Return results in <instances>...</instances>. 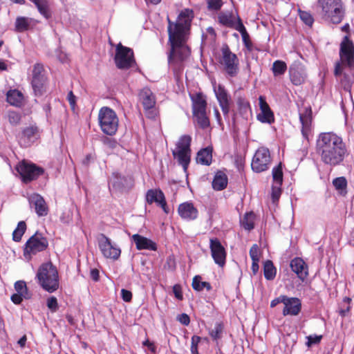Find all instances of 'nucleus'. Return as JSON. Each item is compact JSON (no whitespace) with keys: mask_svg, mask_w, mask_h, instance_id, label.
Returning <instances> with one entry per match:
<instances>
[{"mask_svg":"<svg viewBox=\"0 0 354 354\" xmlns=\"http://www.w3.org/2000/svg\"><path fill=\"white\" fill-rule=\"evenodd\" d=\"M67 98L71 106L74 109L76 104V97L72 91L68 93Z\"/></svg>","mask_w":354,"mask_h":354,"instance_id":"obj_59","label":"nucleus"},{"mask_svg":"<svg viewBox=\"0 0 354 354\" xmlns=\"http://www.w3.org/2000/svg\"><path fill=\"white\" fill-rule=\"evenodd\" d=\"M146 199L147 203L149 204L156 203L162 208L163 211L166 214L169 213V209L167 206L165 198L162 191L158 189L149 190L147 193Z\"/></svg>","mask_w":354,"mask_h":354,"instance_id":"obj_27","label":"nucleus"},{"mask_svg":"<svg viewBox=\"0 0 354 354\" xmlns=\"http://www.w3.org/2000/svg\"><path fill=\"white\" fill-rule=\"evenodd\" d=\"M8 121L10 124L13 125L18 124L21 119V115L20 113L16 111H10L8 115Z\"/></svg>","mask_w":354,"mask_h":354,"instance_id":"obj_48","label":"nucleus"},{"mask_svg":"<svg viewBox=\"0 0 354 354\" xmlns=\"http://www.w3.org/2000/svg\"><path fill=\"white\" fill-rule=\"evenodd\" d=\"M323 17L333 24H339L344 15L342 0H318Z\"/></svg>","mask_w":354,"mask_h":354,"instance_id":"obj_4","label":"nucleus"},{"mask_svg":"<svg viewBox=\"0 0 354 354\" xmlns=\"http://www.w3.org/2000/svg\"><path fill=\"white\" fill-rule=\"evenodd\" d=\"M287 69L286 63L281 60L275 61L273 63L272 71L274 76L283 75Z\"/></svg>","mask_w":354,"mask_h":354,"instance_id":"obj_42","label":"nucleus"},{"mask_svg":"<svg viewBox=\"0 0 354 354\" xmlns=\"http://www.w3.org/2000/svg\"><path fill=\"white\" fill-rule=\"evenodd\" d=\"M102 131L109 136L114 135L118 128V118L116 113L110 108L102 107L98 115Z\"/></svg>","mask_w":354,"mask_h":354,"instance_id":"obj_6","label":"nucleus"},{"mask_svg":"<svg viewBox=\"0 0 354 354\" xmlns=\"http://www.w3.org/2000/svg\"><path fill=\"white\" fill-rule=\"evenodd\" d=\"M218 21L221 25L235 30L239 24H243L239 17L236 18L230 12H221L218 16Z\"/></svg>","mask_w":354,"mask_h":354,"instance_id":"obj_31","label":"nucleus"},{"mask_svg":"<svg viewBox=\"0 0 354 354\" xmlns=\"http://www.w3.org/2000/svg\"><path fill=\"white\" fill-rule=\"evenodd\" d=\"M289 73L290 80L295 85H301L305 82L306 75L301 64H293L290 66Z\"/></svg>","mask_w":354,"mask_h":354,"instance_id":"obj_26","label":"nucleus"},{"mask_svg":"<svg viewBox=\"0 0 354 354\" xmlns=\"http://www.w3.org/2000/svg\"><path fill=\"white\" fill-rule=\"evenodd\" d=\"M260 112L257 115V119L263 123L271 124L274 122V118L268 104L263 96L259 97Z\"/></svg>","mask_w":354,"mask_h":354,"instance_id":"obj_24","label":"nucleus"},{"mask_svg":"<svg viewBox=\"0 0 354 354\" xmlns=\"http://www.w3.org/2000/svg\"><path fill=\"white\" fill-rule=\"evenodd\" d=\"M44 239L42 233L38 232L30 237L24 245V256L30 259L32 255L43 251L44 250Z\"/></svg>","mask_w":354,"mask_h":354,"instance_id":"obj_14","label":"nucleus"},{"mask_svg":"<svg viewBox=\"0 0 354 354\" xmlns=\"http://www.w3.org/2000/svg\"><path fill=\"white\" fill-rule=\"evenodd\" d=\"M264 276L268 280H272L276 276V268L271 261H267L264 263Z\"/></svg>","mask_w":354,"mask_h":354,"instance_id":"obj_40","label":"nucleus"},{"mask_svg":"<svg viewBox=\"0 0 354 354\" xmlns=\"http://www.w3.org/2000/svg\"><path fill=\"white\" fill-rule=\"evenodd\" d=\"M201 341V337L197 335H194L192 337V346H196L198 347V344Z\"/></svg>","mask_w":354,"mask_h":354,"instance_id":"obj_64","label":"nucleus"},{"mask_svg":"<svg viewBox=\"0 0 354 354\" xmlns=\"http://www.w3.org/2000/svg\"><path fill=\"white\" fill-rule=\"evenodd\" d=\"M316 151L322 161L330 166L339 164L346 153L342 138L331 133H322L316 142Z\"/></svg>","mask_w":354,"mask_h":354,"instance_id":"obj_1","label":"nucleus"},{"mask_svg":"<svg viewBox=\"0 0 354 354\" xmlns=\"http://www.w3.org/2000/svg\"><path fill=\"white\" fill-rule=\"evenodd\" d=\"M114 60L118 68L127 69L135 64L133 52L131 48L118 44L115 47Z\"/></svg>","mask_w":354,"mask_h":354,"instance_id":"obj_11","label":"nucleus"},{"mask_svg":"<svg viewBox=\"0 0 354 354\" xmlns=\"http://www.w3.org/2000/svg\"><path fill=\"white\" fill-rule=\"evenodd\" d=\"M212 160V148L206 147L201 149L197 153L196 161L198 163L205 165H209Z\"/></svg>","mask_w":354,"mask_h":354,"instance_id":"obj_34","label":"nucleus"},{"mask_svg":"<svg viewBox=\"0 0 354 354\" xmlns=\"http://www.w3.org/2000/svg\"><path fill=\"white\" fill-rule=\"evenodd\" d=\"M192 138L190 136L184 135L181 136L176 143V147L173 151L174 158L176 159L184 169H187L190 162Z\"/></svg>","mask_w":354,"mask_h":354,"instance_id":"obj_8","label":"nucleus"},{"mask_svg":"<svg viewBox=\"0 0 354 354\" xmlns=\"http://www.w3.org/2000/svg\"><path fill=\"white\" fill-rule=\"evenodd\" d=\"M15 169L21 181L26 184L37 180L44 173L43 168L27 160L19 162Z\"/></svg>","mask_w":354,"mask_h":354,"instance_id":"obj_7","label":"nucleus"},{"mask_svg":"<svg viewBox=\"0 0 354 354\" xmlns=\"http://www.w3.org/2000/svg\"><path fill=\"white\" fill-rule=\"evenodd\" d=\"M131 239L135 243L138 250H149L156 251L157 250L156 243L147 237L136 234L131 236Z\"/></svg>","mask_w":354,"mask_h":354,"instance_id":"obj_29","label":"nucleus"},{"mask_svg":"<svg viewBox=\"0 0 354 354\" xmlns=\"http://www.w3.org/2000/svg\"><path fill=\"white\" fill-rule=\"evenodd\" d=\"M214 93L223 114L227 115L232 103L227 91L223 85L219 84L214 87Z\"/></svg>","mask_w":354,"mask_h":354,"instance_id":"obj_19","label":"nucleus"},{"mask_svg":"<svg viewBox=\"0 0 354 354\" xmlns=\"http://www.w3.org/2000/svg\"><path fill=\"white\" fill-rule=\"evenodd\" d=\"M237 104L240 111H247L248 109H250L249 102L242 96H239L237 98Z\"/></svg>","mask_w":354,"mask_h":354,"instance_id":"obj_53","label":"nucleus"},{"mask_svg":"<svg viewBox=\"0 0 354 354\" xmlns=\"http://www.w3.org/2000/svg\"><path fill=\"white\" fill-rule=\"evenodd\" d=\"M178 212L180 217L186 220H194L198 216V210L194 206L193 203L186 202L180 204Z\"/></svg>","mask_w":354,"mask_h":354,"instance_id":"obj_30","label":"nucleus"},{"mask_svg":"<svg viewBox=\"0 0 354 354\" xmlns=\"http://www.w3.org/2000/svg\"><path fill=\"white\" fill-rule=\"evenodd\" d=\"M193 117L197 124L202 129L209 126V120L207 115L206 97L202 93H196L192 97Z\"/></svg>","mask_w":354,"mask_h":354,"instance_id":"obj_5","label":"nucleus"},{"mask_svg":"<svg viewBox=\"0 0 354 354\" xmlns=\"http://www.w3.org/2000/svg\"><path fill=\"white\" fill-rule=\"evenodd\" d=\"M285 297L286 296L282 295V296H280L279 297H277V298L274 299V300H272L270 304L271 307L273 308L280 303L283 304Z\"/></svg>","mask_w":354,"mask_h":354,"instance_id":"obj_61","label":"nucleus"},{"mask_svg":"<svg viewBox=\"0 0 354 354\" xmlns=\"http://www.w3.org/2000/svg\"><path fill=\"white\" fill-rule=\"evenodd\" d=\"M272 162L270 153L268 149L261 147L259 148L252 161V169L257 173L267 170Z\"/></svg>","mask_w":354,"mask_h":354,"instance_id":"obj_12","label":"nucleus"},{"mask_svg":"<svg viewBox=\"0 0 354 354\" xmlns=\"http://www.w3.org/2000/svg\"><path fill=\"white\" fill-rule=\"evenodd\" d=\"M44 68L41 64H36L33 66L32 73V86L35 95L41 96L44 93Z\"/></svg>","mask_w":354,"mask_h":354,"instance_id":"obj_16","label":"nucleus"},{"mask_svg":"<svg viewBox=\"0 0 354 354\" xmlns=\"http://www.w3.org/2000/svg\"><path fill=\"white\" fill-rule=\"evenodd\" d=\"M31 207H34L39 216L44 214V199L37 194H32L29 198Z\"/></svg>","mask_w":354,"mask_h":354,"instance_id":"obj_33","label":"nucleus"},{"mask_svg":"<svg viewBox=\"0 0 354 354\" xmlns=\"http://www.w3.org/2000/svg\"><path fill=\"white\" fill-rule=\"evenodd\" d=\"M178 320L183 325L185 326H187L189 325V322H190V319H189V317L187 315V314H185V313H183L181 315H180L178 317Z\"/></svg>","mask_w":354,"mask_h":354,"instance_id":"obj_57","label":"nucleus"},{"mask_svg":"<svg viewBox=\"0 0 354 354\" xmlns=\"http://www.w3.org/2000/svg\"><path fill=\"white\" fill-rule=\"evenodd\" d=\"M351 299L348 297H345L342 303V307L339 309V314L342 316H345L350 310V302Z\"/></svg>","mask_w":354,"mask_h":354,"instance_id":"obj_47","label":"nucleus"},{"mask_svg":"<svg viewBox=\"0 0 354 354\" xmlns=\"http://www.w3.org/2000/svg\"><path fill=\"white\" fill-rule=\"evenodd\" d=\"M14 288L16 292L11 295L10 299L15 305L21 304L24 299L31 298V294L25 281H17L14 284Z\"/></svg>","mask_w":354,"mask_h":354,"instance_id":"obj_18","label":"nucleus"},{"mask_svg":"<svg viewBox=\"0 0 354 354\" xmlns=\"http://www.w3.org/2000/svg\"><path fill=\"white\" fill-rule=\"evenodd\" d=\"M173 292L176 299L183 300V296L182 292V288L179 284H176L173 287Z\"/></svg>","mask_w":354,"mask_h":354,"instance_id":"obj_55","label":"nucleus"},{"mask_svg":"<svg viewBox=\"0 0 354 354\" xmlns=\"http://www.w3.org/2000/svg\"><path fill=\"white\" fill-rule=\"evenodd\" d=\"M139 100L149 118L155 119L158 115L159 111L156 106V96L149 88H144L140 91Z\"/></svg>","mask_w":354,"mask_h":354,"instance_id":"obj_10","label":"nucleus"},{"mask_svg":"<svg viewBox=\"0 0 354 354\" xmlns=\"http://www.w3.org/2000/svg\"><path fill=\"white\" fill-rule=\"evenodd\" d=\"M209 248L215 263L223 267L225 264L226 252L220 241L215 238L210 239Z\"/></svg>","mask_w":354,"mask_h":354,"instance_id":"obj_21","label":"nucleus"},{"mask_svg":"<svg viewBox=\"0 0 354 354\" xmlns=\"http://www.w3.org/2000/svg\"><path fill=\"white\" fill-rule=\"evenodd\" d=\"M301 19L308 26H312L314 20L311 15L305 11H299Z\"/></svg>","mask_w":354,"mask_h":354,"instance_id":"obj_51","label":"nucleus"},{"mask_svg":"<svg viewBox=\"0 0 354 354\" xmlns=\"http://www.w3.org/2000/svg\"><path fill=\"white\" fill-rule=\"evenodd\" d=\"M250 255L252 261H259L261 257V251L257 245L255 244L251 248L250 250Z\"/></svg>","mask_w":354,"mask_h":354,"instance_id":"obj_49","label":"nucleus"},{"mask_svg":"<svg viewBox=\"0 0 354 354\" xmlns=\"http://www.w3.org/2000/svg\"><path fill=\"white\" fill-rule=\"evenodd\" d=\"M58 271L51 262L46 263V291L53 292L59 288Z\"/></svg>","mask_w":354,"mask_h":354,"instance_id":"obj_17","label":"nucleus"},{"mask_svg":"<svg viewBox=\"0 0 354 354\" xmlns=\"http://www.w3.org/2000/svg\"><path fill=\"white\" fill-rule=\"evenodd\" d=\"M342 67L340 64H337L335 69V75L336 77H338L340 78V81L344 84V86H348L350 84V82L354 81V75H353V77L351 78L349 77V75L345 71L344 73V77H342Z\"/></svg>","mask_w":354,"mask_h":354,"instance_id":"obj_36","label":"nucleus"},{"mask_svg":"<svg viewBox=\"0 0 354 354\" xmlns=\"http://www.w3.org/2000/svg\"><path fill=\"white\" fill-rule=\"evenodd\" d=\"M90 276L95 281L99 279V271L97 269H92L90 272Z\"/></svg>","mask_w":354,"mask_h":354,"instance_id":"obj_63","label":"nucleus"},{"mask_svg":"<svg viewBox=\"0 0 354 354\" xmlns=\"http://www.w3.org/2000/svg\"><path fill=\"white\" fill-rule=\"evenodd\" d=\"M227 185V176L223 172H217L212 181V187L214 189L217 191L223 190L226 187Z\"/></svg>","mask_w":354,"mask_h":354,"instance_id":"obj_35","label":"nucleus"},{"mask_svg":"<svg viewBox=\"0 0 354 354\" xmlns=\"http://www.w3.org/2000/svg\"><path fill=\"white\" fill-rule=\"evenodd\" d=\"M29 21L28 18L24 17H17L15 22V29L18 32H24L28 30Z\"/></svg>","mask_w":354,"mask_h":354,"instance_id":"obj_43","label":"nucleus"},{"mask_svg":"<svg viewBox=\"0 0 354 354\" xmlns=\"http://www.w3.org/2000/svg\"><path fill=\"white\" fill-rule=\"evenodd\" d=\"M39 137L37 127L30 126L25 128L19 136L20 145L28 147Z\"/></svg>","mask_w":354,"mask_h":354,"instance_id":"obj_23","label":"nucleus"},{"mask_svg":"<svg viewBox=\"0 0 354 354\" xmlns=\"http://www.w3.org/2000/svg\"><path fill=\"white\" fill-rule=\"evenodd\" d=\"M32 1L38 8L39 12L44 15V0H30Z\"/></svg>","mask_w":354,"mask_h":354,"instance_id":"obj_58","label":"nucleus"},{"mask_svg":"<svg viewBox=\"0 0 354 354\" xmlns=\"http://www.w3.org/2000/svg\"><path fill=\"white\" fill-rule=\"evenodd\" d=\"M98 246L103 254L106 259L118 260L121 254L120 248L104 234H100L98 238Z\"/></svg>","mask_w":354,"mask_h":354,"instance_id":"obj_13","label":"nucleus"},{"mask_svg":"<svg viewBox=\"0 0 354 354\" xmlns=\"http://www.w3.org/2000/svg\"><path fill=\"white\" fill-rule=\"evenodd\" d=\"M47 306L52 312H55L59 307L57 299L55 297L48 298L47 300Z\"/></svg>","mask_w":354,"mask_h":354,"instance_id":"obj_54","label":"nucleus"},{"mask_svg":"<svg viewBox=\"0 0 354 354\" xmlns=\"http://www.w3.org/2000/svg\"><path fill=\"white\" fill-rule=\"evenodd\" d=\"M206 3L208 10L211 11H218L223 6L222 0H206Z\"/></svg>","mask_w":354,"mask_h":354,"instance_id":"obj_46","label":"nucleus"},{"mask_svg":"<svg viewBox=\"0 0 354 354\" xmlns=\"http://www.w3.org/2000/svg\"><path fill=\"white\" fill-rule=\"evenodd\" d=\"M193 18L194 12L188 8L184 9L180 12L176 22L171 21L167 17L169 37L171 39L188 38Z\"/></svg>","mask_w":354,"mask_h":354,"instance_id":"obj_3","label":"nucleus"},{"mask_svg":"<svg viewBox=\"0 0 354 354\" xmlns=\"http://www.w3.org/2000/svg\"><path fill=\"white\" fill-rule=\"evenodd\" d=\"M121 296H122V299L126 302H129L131 301L132 293L129 290H127L126 289H122Z\"/></svg>","mask_w":354,"mask_h":354,"instance_id":"obj_56","label":"nucleus"},{"mask_svg":"<svg viewBox=\"0 0 354 354\" xmlns=\"http://www.w3.org/2000/svg\"><path fill=\"white\" fill-rule=\"evenodd\" d=\"M187 38H178L171 39L169 37V43L171 50L169 54V64L173 69L176 80L178 82L181 76L182 65L190 54L189 48L185 42Z\"/></svg>","mask_w":354,"mask_h":354,"instance_id":"obj_2","label":"nucleus"},{"mask_svg":"<svg viewBox=\"0 0 354 354\" xmlns=\"http://www.w3.org/2000/svg\"><path fill=\"white\" fill-rule=\"evenodd\" d=\"M290 268L297 277L304 281L308 274V268L304 261L299 257L290 261Z\"/></svg>","mask_w":354,"mask_h":354,"instance_id":"obj_28","label":"nucleus"},{"mask_svg":"<svg viewBox=\"0 0 354 354\" xmlns=\"http://www.w3.org/2000/svg\"><path fill=\"white\" fill-rule=\"evenodd\" d=\"M6 97L7 102L12 106L21 107L24 104V96L19 90L13 89L8 91Z\"/></svg>","mask_w":354,"mask_h":354,"instance_id":"obj_32","label":"nucleus"},{"mask_svg":"<svg viewBox=\"0 0 354 354\" xmlns=\"http://www.w3.org/2000/svg\"><path fill=\"white\" fill-rule=\"evenodd\" d=\"M142 344L143 346H147L152 353L156 352V346L153 343L149 342V339L145 340Z\"/></svg>","mask_w":354,"mask_h":354,"instance_id":"obj_62","label":"nucleus"},{"mask_svg":"<svg viewBox=\"0 0 354 354\" xmlns=\"http://www.w3.org/2000/svg\"><path fill=\"white\" fill-rule=\"evenodd\" d=\"M26 230V223L25 221H19L16 229L12 233V239L15 242H19Z\"/></svg>","mask_w":354,"mask_h":354,"instance_id":"obj_39","label":"nucleus"},{"mask_svg":"<svg viewBox=\"0 0 354 354\" xmlns=\"http://www.w3.org/2000/svg\"><path fill=\"white\" fill-rule=\"evenodd\" d=\"M35 281L44 289V263L39 266L36 273Z\"/></svg>","mask_w":354,"mask_h":354,"instance_id":"obj_44","label":"nucleus"},{"mask_svg":"<svg viewBox=\"0 0 354 354\" xmlns=\"http://www.w3.org/2000/svg\"><path fill=\"white\" fill-rule=\"evenodd\" d=\"M284 308L283 310V315H297L301 308V304L300 300L296 297H285L283 301Z\"/></svg>","mask_w":354,"mask_h":354,"instance_id":"obj_25","label":"nucleus"},{"mask_svg":"<svg viewBox=\"0 0 354 354\" xmlns=\"http://www.w3.org/2000/svg\"><path fill=\"white\" fill-rule=\"evenodd\" d=\"M236 30L239 31L242 36L243 41L246 46V48L249 50H252V42L250 40L249 35L248 34L246 29L243 24H239L237 27H236Z\"/></svg>","mask_w":354,"mask_h":354,"instance_id":"obj_41","label":"nucleus"},{"mask_svg":"<svg viewBox=\"0 0 354 354\" xmlns=\"http://www.w3.org/2000/svg\"><path fill=\"white\" fill-rule=\"evenodd\" d=\"M223 325L221 324H216L214 328L210 332V335L214 339H218L221 336V333L223 332Z\"/></svg>","mask_w":354,"mask_h":354,"instance_id":"obj_52","label":"nucleus"},{"mask_svg":"<svg viewBox=\"0 0 354 354\" xmlns=\"http://www.w3.org/2000/svg\"><path fill=\"white\" fill-rule=\"evenodd\" d=\"M273 183L272 185V198L274 203L277 202L281 194V185L283 183V171L281 164L272 169Z\"/></svg>","mask_w":354,"mask_h":354,"instance_id":"obj_20","label":"nucleus"},{"mask_svg":"<svg viewBox=\"0 0 354 354\" xmlns=\"http://www.w3.org/2000/svg\"><path fill=\"white\" fill-rule=\"evenodd\" d=\"M339 55L343 63H346L348 67L352 66L354 61V44L349 39L348 35L344 36L340 44ZM347 71L352 73L351 68H348Z\"/></svg>","mask_w":354,"mask_h":354,"instance_id":"obj_15","label":"nucleus"},{"mask_svg":"<svg viewBox=\"0 0 354 354\" xmlns=\"http://www.w3.org/2000/svg\"><path fill=\"white\" fill-rule=\"evenodd\" d=\"M333 184L335 189L342 193L346 190L347 181L344 177H339L333 180Z\"/></svg>","mask_w":354,"mask_h":354,"instance_id":"obj_45","label":"nucleus"},{"mask_svg":"<svg viewBox=\"0 0 354 354\" xmlns=\"http://www.w3.org/2000/svg\"><path fill=\"white\" fill-rule=\"evenodd\" d=\"M307 342L306 345L309 348L311 347L313 344H318L321 342L322 339V335H309L306 337Z\"/></svg>","mask_w":354,"mask_h":354,"instance_id":"obj_50","label":"nucleus"},{"mask_svg":"<svg viewBox=\"0 0 354 354\" xmlns=\"http://www.w3.org/2000/svg\"><path fill=\"white\" fill-rule=\"evenodd\" d=\"M192 287L196 291H201L203 289L209 291L212 289L210 283L206 281H202V277L198 275L194 277L193 279Z\"/></svg>","mask_w":354,"mask_h":354,"instance_id":"obj_38","label":"nucleus"},{"mask_svg":"<svg viewBox=\"0 0 354 354\" xmlns=\"http://www.w3.org/2000/svg\"><path fill=\"white\" fill-rule=\"evenodd\" d=\"M299 119L302 125L303 137L308 142L312 134V110L310 106L305 107L299 113Z\"/></svg>","mask_w":354,"mask_h":354,"instance_id":"obj_22","label":"nucleus"},{"mask_svg":"<svg viewBox=\"0 0 354 354\" xmlns=\"http://www.w3.org/2000/svg\"><path fill=\"white\" fill-rule=\"evenodd\" d=\"M206 38L209 37V39L211 40H214L215 38H216V32L214 30V29L212 27H209L207 29V33H206V35L205 36Z\"/></svg>","mask_w":354,"mask_h":354,"instance_id":"obj_60","label":"nucleus"},{"mask_svg":"<svg viewBox=\"0 0 354 354\" xmlns=\"http://www.w3.org/2000/svg\"><path fill=\"white\" fill-rule=\"evenodd\" d=\"M255 215L252 212L245 214L241 219V226L246 230H251L254 228Z\"/></svg>","mask_w":354,"mask_h":354,"instance_id":"obj_37","label":"nucleus"},{"mask_svg":"<svg viewBox=\"0 0 354 354\" xmlns=\"http://www.w3.org/2000/svg\"><path fill=\"white\" fill-rule=\"evenodd\" d=\"M219 63L231 77L235 76L239 71V59L227 44L222 46L218 58Z\"/></svg>","mask_w":354,"mask_h":354,"instance_id":"obj_9","label":"nucleus"}]
</instances>
